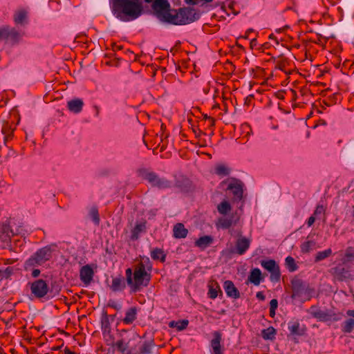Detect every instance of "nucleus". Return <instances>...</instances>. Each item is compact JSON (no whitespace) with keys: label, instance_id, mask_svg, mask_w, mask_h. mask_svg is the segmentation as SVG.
<instances>
[{"label":"nucleus","instance_id":"obj_18","mask_svg":"<svg viewBox=\"0 0 354 354\" xmlns=\"http://www.w3.org/2000/svg\"><path fill=\"white\" fill-rule=\"evenodd\" d=\"M109 287L113 292H120L124 290L126 288V283L124 277L122 275L113 277L111 285Z\"/></svg>","mask_w":354,"mask_h":354},{"label":"nucleus","instance_id":"obj_39","mask_svg":"<svg viewBox=\"0 0 354 354\" xmlns=\"http://www.w3.org/2000/svg\"><path fill=\"white\" fill-rule=\"evenodd\" d=\"M332 254V250L331 249L328 248L327 250H325L322 252H319L317 253L315 257V262H319L320 261H322L328 257H330Z\"/></svg>","mask_w":354,"mask_h":354},{"label":"nucleus","instance_id":"obj_36","mask_svg":"<svg viewBox=\"0 0 354 354\" xmlns=\"http://www.w3.org/2000/svg\"><path fill=\"white\" fill-rule=\"evenodd\" d=\"M231 209H232L231 205L226 201H222L217 206V209H218V212L223 215L227 214L231 210Z\"/></svg>","mask_w":354,"mask_h":354},{"label":"nucleus","instance_id":"obj_13","mask_svg":"<svg viewBox=\"0 0 354 354\" xmlns=\"http://www.w3.org/2000/svg\"><path fill=\"white\" fill-rule=\"evenodd\" d=\"M13 21L16 25L25 26L28 23V11L21 8L15 11Z\"/></svg>","mask_w":354,"mask_h":354},{"label":"nucleus","instance_id":"obj_23","mask_svg":"<svg viewBox=\"0 0 354 354\" xmlns=\"http://www.w3.org/2000/svg\"><path fill=\"white\" fill-rule=\"evenodd\" d=\"M174 236L176 239H183L187 235L188 230L185 227L183 223H177L173 229Z\"/></svg>","mask_w":354,"mask_h":354},{"label":"nucleus","instance_id":"obj_10","mask_svg":"<svg viewBox=\"0 0 354 354\" xmlns=\"http://www.w3.org/2000/svg\"><path fill=\"white\" fill-rule=\"evenodd\" d=\"M31 293L37 299L44 297L49 290L46 281L43 279H37L32 283H29Z\"/></svg>","mask_w":354,"mask_h":354},{"label":"nucleus","instance_id":"obj_61","mask_svg":"<svg viewBox=\"0 0 354 354\" xmlns=\"http://www.w3.org/2000/svg\"><path fill=\"white\" fill-rule=\"evenodd\" d=\"M277 97L279 99H283V95L282 93H277Z\"/></svg>","mask_w":354,"mask_h":354},{"label":"nucleus","instance_id":"obj_45","mask_svg":"<svg viewBox=\"0 0 354 354\" xmlns=\"http://www.w3.org/2000/svg\"><path fill=\"white\" fill-rule=\"evenodd\" d=\"M125 274L127 283L131 288L133 281V272L132 269L130 268H127L125 271Z\"/></svg>","mask_w":354,"mask_h":354},{"label":"nucleus","instance_id":"obj_32","mask_svg":"<svg viewBox=\"0 0 354 354\" xmlns=\"http://www.w3.org/2000/svg\"><path fill=\"white\" fill-rule=\"evenodd\" d=\"M189 322L187 319H183L179 321H171L169 323L170 328H176L178 330H183L185 329L188 326Z\"/></svg>","mask_w":354,"mask_h":354},{"label":"nucleus","instance_id":"obj_21","mask_svg":"<svg viewBox=\"0 0 354 354\" xmlns=\"http://www.w3.org/2000/svg\"><path fill=\"white\" fill-rule=\"evenodd\" d=\"M138 309L136 307H131L126 313L124 317L122 319L125 324H131L137 319Z\"/></svg>","mask_w":354,"mask_h":354},{"label":"nucleus","instance_id":"obj_4","mask_svg":"<svg viewBox=\"0 0 354 354\" xmlns=\"http://www.w3.org/2000/svg\"><path fill=\"white\" fill-rule=\"evenodd\" d=\"M150 280L151 274L147 272L145 264L140 262L134 268L133 285L131 287L132 291L136 292L142 286H147Z\"/></svg>","mask_w":354,"mask_h":354},{"label":"nucleus","instance_id":"obj_46","mask_svg":"<svg viewBox=\"0 0 354 354\" xmlns=\"http://www.w3.org/2000/svg\"><path fill=\"white\" fill-rule=\"evenodd\" d=\"M329 315H330V321H334V322H337V321H339L342 319V315L341 313H330L329 312Z\"/></svg>","mask_w":354,"mask_h":354},{"label":"nucleus","instance_id":"obj_7","mask_svg":"<svg viewBox=\"0 0 354 354\" xmlns=\"http://www.w3.org/2000/svg\"><path fill=\"white\" fill-rule=\"evenodd\" d=\"M151 8L155 16L162 22L169 24L171 16V6L168 0H154Z\"/></svg>","mask_w":354,"mask_h":354},{"label":"nucleus","instance_id":"obj_54","mask_svg":"<svg viewBox=\"0 0 354 354\" xmlns=\"http://www.w3.org/2000/svg\"><path fill=\"white\" fill-rule=\"evenodd\" d=\"M64 353L65 354H77L75 352L71 351L70 349L67 347H66L64 349Z\"/></svg>","mask_w":354,"mask_h":354},{"label":"nucleus","instance_id":"obj_17","mask_svg":"<svg viewBox=\"0 0 354 354\" xmlns=\"http://www.w3.org/2000/svg\"><path fill=\"white\" fill-rule=\"evenodd\" d=\"M223 288L228 297L234 299H238L240 297L239 291L235 287L234 283L232 281H225L223 284Z\"/></svg>","mask_w":354,"mask_h":354},{"label":"nucleus","instance_id":"obj_29","mask_svg":"<svg viewBox=\"0 0 354 354\" xmlns=\"http://www.w3.org/2000/svg\"><path fill=\"white\" fill-rule=\"evenodd\" d=\"M190 180L183 176H180L176 180V186L179 187L182 190H186L187 189L190 187Z\"/></svg>","mask_w":354,"mask_h":354},{"label":"nucleus","instance_id":"obj_42","mask_svg":"<svg viewBox=\"0 0 354 354\" xmlns=\"http://www.w3.org/2000/svg\"><path fill=\"white\" fill-rule=\"evenodd\" d=\"M218 223L222 228L228 229L233 224V221L229 218H221L218 220Z\"/></svg>","mask_w":354,"mask_h":354},{"label":"nucleus","instance_id":"obj_6","mask_svg":"<svg viewBox=\"0 0 354 354\" xmlns=\"http://www.w3.org/2000/svg\"><path fill=\"white\" fill-rule=\"evenodd\" d=\"M291 298L293 299L304 297L306 300H309L312 297L313 289L297 277H295L291 280Z\"/></svg>","mask_w":354,"mask_h":354},{"label":"nucleus","instance_id":"obj_8","mask_svg":"<svg viewBox=\"0 0 354 354\" xmlns=\"http://www.w3.org/2000/svg\"><path fill=\"white\" fill-rule=\"evenodd\" d=\"M21 37L22 34L15 28L9 26H0V41L4 40L15 44L19 42Z\"/></svg>","mask_w":354,"mask_h":354},{"label":"nucleus","instance_id":"obj_47","mask_svg":"<svg viewBox=\"0 0 354 354\" xmlns=\"http://www.w3.org/2000/svg\"><path fill=\"white\" fill-rule=\"evenodd\" d=\"M324 212H325V209L323 205H317L314 212L313 215L315 216H317V215L324 213Z\"/></svg>","mask_w":354,"mask_h":354},{"label":"nucleus","instance_id":"obj_38","mask_svg":"<svg viewBox=\"0 0 354 354\" xmlns=\"http://www.w3.org/2000/svg\"><path fill=\"white\" fill-rule=\"evenodd\" d=\"M230 172V169L227 167L225 165L219 164L215 167V173L221 176H227Z\"/></svg>","mask_w":354,"mask_h":354},{"label":"nucleus","instance_id":"obj_64","mask_svg":"<svg viewBox=\"0 0 354 354\" xmlns=\"http://www.w3.org/2000/svg\"><path fill=\"white\" fill-rule=\"evenodd\" d=\"M270 39L274 38V35H273V34H272V35H270Z\"/></svg>","mask_w":354,"mask_h":354},{"label":"nucleus","instance_id":"obj_55","mask_svg":"<svg viewBox=\"0 0 354 354\" xmlns=\"http://www.w3.org/2000/svg\"><path fill=\"white\" fill-rule=\"evenodd\" d=\"M348 316L354 317V310H348L346 312Z\"/></svg>","mask_w":354,"mask_h":354},{"label":"nucleus","instance_id":"obj_40","mask_svg":"<svg viewBox=\"0 0 354 354\" xmlns=\"http://www.w3.org/2000/svg\"><path fill=\"white\" fill-rule=\"evenodd\" d=\"M354 260V247H347L344 252V262H351Z\"/></svg>","mask_w":354,"mask_h":354},{"label":"nucleus","instance_id":"obj_9","mask_svg":"<svg viewBox=\"0 0 354 354\" xmlns=\"http://www.w3.org/2000/svg\"><path fill=\"white\" fill-rule=\"evenodd\" d=\"M227 181H229V183L227 185V190L232 192L234 196V200L241 201L243 194L244 185L243 182L237 178H231L230 179L223 180L221 185L225 184Z\"/></svg>","mask_w":354,"mask_h":354},{"label":"nucleus","instance_id":"obj_60","mask_svg":"<svg viewBox=\"0 0 354 354\" xmlns=\"http://www.w3.org/2000/svg\"><path fill=\"white\" fill-rule=\"evenodd\" d=\"M62 346H63V344H62V345H61V346H54V347H53V348H51V350H52V351H58V350H60Z\"/></svg>","mask_w":354,"mask_h":354},{"label":"nucleus","instance_id":"obj_14","mask_svg":"<svg viewBox=\"0 0 354 354\" xmlns=\"http://www.w3.org/2000/svg\"><path fill=\"white\" fill-rule=\"evenodd\" d=\"M94 271L90 265H86L81 268L80 270V278L82 282L88 286L93 280Z\"/></svg>","mask_w":354,"mask_h":354},{"label":"nucleus","instance_id":"obj_63","mask_svg":"<svg viewBox=\"0 0 354 354\" xmlns=\"http://www.w3.org/2000/svg\"><path fill=\"white\" fill-rule=\"evenodd\" d=\"M145 1L147 3H151V2H152L153 0H145Z\"/></svg>","mask_w":354,"mask_h":354},{"label":"nucleus","instance_id":"obj_43","mask_svg":"<svg viewBox=\"0 0 354 354\" xmlns=\"http://www.w3.org/2000/svg\"><path fill=\"white\" fill-rule=\"evenodd\" d=\"M114 346L116 348V349L121 352L124 353L127 347H128V343H124V340L122 339L118 340L115 344Z\"/></svg>","mask_w":354,"mask_h":354},{"label":"nucleus","instance_id":"obj_5","mask_svg":"<svg viewBox=\"0 0 354 354\" xmlns=\"http://www.w3.org/2000/svg\"><path fill=\"white\" fill-rule=\"evenodd\" d=\"M138 174L142 179L146 180L152 186L158 189H167L171 187V183L165 178L160 177L153 171H150L145 168L138 170Z\"/></svg>","mask_w":354,"mask_h":354},{"label":"nucleus","instance_id":"obj_52","mask_svg":"<svg viewBox=\"0 0 354 354\" xmlns=\"http://www.w3.org/2000/svg\"><path fill=\"white\" fill-rule=\"evenodd\" d=\"M256 297L257 299L261 301H263L266 299V297L262 292H258L256 295Z\"/></svg>","mask_w":354,"mask_h":354},{"label":"nucleus","instance_id":"obj_37","mask_svg":"<svg viewBox=\"0 0 354 354\" xmlns=\"http://www.w3.org/2000/svg\"><path fill=\"white\" fill-rule=\"evenodd\" d=\"M286 266L290 272H295L298 269V266L293 257L288 256L286 258Z\"/></svg>","mask_w":354,"mask_h":354},{"label":"nucleus","instance_id":"obj_53","mask_svg":"<svg viewBox=\"0 0 354 354\" xmlns=\"http://www.w3.org/2000/svg\"><path fill=\"white\" fill-rule=\"evenodd\" d=\"M40 274V270L39 269H34L32 272V274L31 275L33 277H37Z\"/></svg>","mask_w":354,"mask_h":354},{"label":"nucleus","instance_id":"obj_49","mask_svg":"<svg viewBox=\"0 0 354 354\" xmlns=\"http://www.w3.org/2000/svg\"><path fill=\"white\" fill-rule=\"evenodd\" d=\"M108 306L109 307H111L114 309H116V310H120L121 308V306L118 304L115 301H109V304H108Z\"/></svg>","mask_w":354,"mask_h":354},{"label":"nucleus","instance_id":"obj_2","mask_svg":"<svg viewBox=\"0 0 354 354\" xmlns=\"http://www.w3.org/2000/svg\"><path fill=\"white\" fill-rule=\"evenodd\" d=\"M175 14H171L169 24L173 25H185L194 22L198 19L199 15L195 9L192 8H182L175 10Z\"/></svg>","mask_w":354,"mask_h":354},{"label":"nucleus","instance_id":"obj_27","mask_svg":"<svg viewBox=\"0 0 354 354\" xmlns=\"http://www.w3.org/2000/svg\"><path fill=\"white\" fill-rule=\"evenodd\" d=\"M212 242L213 238L211 236L205 235L197 239L195 242V245L201 249H205L211 245Z\"/></svg>","mask_w":354,"mask_h":354},{"label":"nucleus","instance_id":"obj_15","mask_svg":"<svg viewBox=\"0 0 354 354\" xmlns=\"http://www.w3.org/2000/svg\"><path fill=\"white\" fill-rule=\"evenodd\" d=\"M308 312L313 317L321 322L330 321L329 312L322 310L316 306H312Z\"/></svg>","mask_w":354,"mask_h":354},{"label":"nucleus","instance_id":"obj_31","mask_svg":"<svg viewBox=\"0 0 354 354\" xmlns=\"http://www.w3.org/2000/svg\"><path fill=\"white\" fill-rule=\"evenodd\" d=\"M342 331L344 333H350L354 329V319L349 318L342 324Z\"/></svg>","mask_w":354,"mask_h":354},{"label":"nucleus","instance_id":"obj_44","mask_svg":"<svg viewBox=\"0 0 354 354\" xmlns=\"http://www.w3.org/2000/svg\"><path fill=\"white\" fill-rule=\"evenodd\" d=\"M13 272V268L8 267L5 270L0 269V281L9 278Z\"/></svg>","mask_w":354,"mask_h":354},{"label":"nucleus","instance_id":"obj_59","mask_svg":"<svg viewBox=\"0 0 354 354\" xmlns=\"http://www.w3.org/2000/svg\"><path fill=\"white\" fill-rule=\"evenodd\" d=\"M257 42V39H252V41H251V42H250V45H251V46H252V47H253L254 46H256Z\"/></svg>","mask_w":354,"mask_h":354},{"label":"nucleus","instance_id":"obj_20","mask_svg":"<svg viewBox=\"0 0 354 354\" xmlns=\"http://www.w3.org/2000/svg\"><path fill=\"white\" fill-rule=\"evenodd\" d=\"M84 106L83 101L80 98L73 99L68 102L67 107L68 110L74 113L81 112Z\"/></svg>","mask_w":354,"mask_h":354},{"label":"nucleus","instance_id":"obj_33","mask_svg":"<svg viewBox=\"0 0 354 354\" xmlns=\"http://www.w3.org/2000/svg\"><path fill=\"white\" fill-rule=\"evenodd\" d=\"M151 257L153 260H160L161 262H165L166 259V254L160 248L153 249L151 252Z\"/></svg>","mask_w":354,"mask_h":354},{"label":"nucleus","instance_id":"obj_28","mask_svg":"<svg viewBox=\"0 0 354 354\" xmlns=\"http://www.w3.org/2000/svg\"><path fill=\"white\" fill-rule=\"evenodd\" d=\"M155 346L153 339L145 341L139 348L140 354H151L152 348Z\"/></svg>","mask_w":354,"mask_h":354},{"label":"nucleus","instance_id":"obj_48","mask_svg":"<svg viewBox=\"0 0 354 354\" xmlns=\"http://www.w3.org/2000/svg\"><path fill=\"white\" fill-rule=\"evenodd\" d=\"M2 133L3 134H6V136H5V142H7L8 140H10L11 138V133H8V129L7 127H3L2 129Z\"/></svg>","mask_w":354,"mask_h":354},{"label":"nucleus","instance_id":"obj_58","mask_svg":"<svg viewBox=\"0 0 354 354\" xmlns=\"http://www.w3.org/2000/svg\"><path fill=\"white\" fill-rule=\"evenodd\" d=\"M275 309H270V315L271 317H274L275 315Z\"/></svg>","mask_w":354,"mask_h":354},{"label":"nucleus","instance_id":"obj_26","mask_svg":"<svg viewBox=\"0 0 354 354\" xmlns=\"http://www.w3.org/2000/svg\"><path fill=\"white\" fill-rule=\"evenodd\" d=\"M288 330L292 335L301 336L305 334V329L300 328V324L297 321L290 322L288 324Z\"/></svg>","mask_w":354,"mask_h":354},{"label":"nucleus","instance_id":"obj_50","mask_svg":"<svg viewBox=\"0 0 354 354\" xmlns=\"http://www.w3.org/2000/svg\"><path fill=\"white\" fill-rule=\"evenodd\" d=\"M278 306V301L276 299H272L270 302V309H277Z\"/></svg>","mask_w":354,"mask_h":354},{"label":"nucleus","instance_id":"obj_25","mask_svg":"<svg viewBox=\"0 0 354 354\" xmlns=\"http://www.w3.org/2000/svg\"><path fill=\"white\" fill-rule=\"evenodd\" d=\"M248 279L254 285L259 286L262 280L261 270L259 268L252 269Z\"/></svg>","mask_w":354,"mask_h":354},{"label":"nucleus","instance_id":"obj_35","mask_svg":"<svg viewBox=\"0 0 354 354\" xmlns=\"http://www.w3.org/2000/svg\"><path fill=\"white\" fill-rule=\"evenodd\" d=\"M315 245L316 242L315 241H306L301 245V251L302 253H308L315 247Z\"/></svg>","mask_w":354,"mask_h":354},{"label":"nucleus","instance_id":"obj_41","mask_svg":"<svg viewBox=\"0 0 354 354\" xmlns=\"http://www.w3.org/2000/svg\"><path fill=\"white\" fill-rule=\"evenodd\" d=\"M89 215H90L91 218H92L93 221L95 223V224L99 225L100 218L98 209L96 207H93L90 209Z\"/></svg>","mask_w":354,"mask_h":354},{"label":"nucleus","instance_id":"obj_51","mask_svg":"<svg viewBox=\"0 0 354 354\" xmlns=\"http://www.w3.org/2000/svg\"><path fill=\"white\" fill-rule=\"evenodd\" d=\"M315 221V216L314 215L310 216L307 221L308 226H311Z\"/></svg>","mask_w":354,"mask_h":354},{"label":"nucleus","instance_id":"obj_34","mask_svg":"<svg viewBox=\"0 0 354 354\" xmlns=\"http://www.w3.org/2000/svg\"><path fill=\"white\" fill-rule=\"evenodd\" d=\"M275 335L276 330L272 326H270L261 331V335L264 339L272 340L275 338Z\"/></svg>","mask_w":354,"mask_h":354},{"label":"nucleus","instance_id":"obj_62","mask_svg":"<svg viewBox=\"0 0 354 354\" xmlns=\"http://www.w3.org/2000/svg\"><path fill=\"white\" fill-rule=\"evenodd\" d=\"M205 3H210L212 2L213 0H203Z\"/></svg>","mask_w":354,"mask_h":354},{"label":"nucleus","instance_id":"obj_16","mask_svg":"<svg viewBox=\"0 0 354 354\" xmlns=\"http://www.w3.org/2000/svg\"><path fill=\"white\" fill-rule=\"evenodd\" d=\"M330 272L334 278L339 281H343L351 276L349 271L342 266L333 268Z\"/></svg>","mask_w":354,"mask_h":354},{"label":"nucleus","instance_id":"obj_12","mask_svg":"<svg viewBox=\"0 0 354 354\" xmlns=\"http://www.w3.org/2000/svg\"><path fill=\"white\" fill-rule=\"evenodd\" d=\"M213 339L210 341L212 354H224V348L221 346L222 334L220 331L213 333Z\"/></svg>","mask_w":354,"mask_h":354},{"label":"nucleus","instance_id":"obj_57","mask_svg":"<svg viewBox=\"0 0 354 354\" xmlns=\"http://www.w3.org/2000/svg\"><path fill=\"white\" fill-rule=\"evenodd\" d=\"M205 118H207V116H205ZM208 120L210 122V125L211 126H214V124H215V120L213 118H211V117H209Z\"/></svg>","mask_w":354,"mask_h":354},{"label":"nucleus","instance_id":"obj_56","mask_svg":"<svg viewBox=\"0 0 354 354\" xmlns=\"http://www.w3.org/2000/svg\"><path fill=\"white\" fill-rule=\"evenodd\" d=\"M187 3L196 5L197 4V0H185Z\"/></svg>","mask_w":354,"mask_h":354},{"label":"nucleus","instance_id":"obj_24","mask_svg":"<svg viewBox=\"0 0 354 354\" xmlns=\"http://www.w3.org/2000/svg\"><path fill=\"white\" fill-rule=\"evenodd\" d=\"M271 59L275 64V68L281 71H284L286 66L289 64V62L283 55H280L277 57H272Z\"/></svg>","mask_w":354,"mask_h":354},{"label":"nucleus","instance_id":"obj_3","mask_svg":"<svg viewBox=\"0 0 354 354\" xmlns=\"http://www.w3.org/2000/svg\"><path fill=\"white\" fill-rule=\"evenodd\" d=\"M52 252L53 249L51 245L45 246L38 250L25 262V270H30L49 261L52 257Z\"/></svg>","mask_w":354,"mask_h":354},{"label":"nucleus","instance_id":"obj_22","mask_svg":"<svg viewBox=\"0 0 354 354\" xmlns=\"http://www.w3.org/2000/svg\"><path fill=\"white\" fill-rule=\"evenodd\" d=\"M147 222L142 221L139 223H136L133 229L131 230V239L133 241L138 240L140 233L145 232L147 226Z\"/></svg>","mask_w":354,"mask_h":354},{"label":"nucleus","instance_id":"obj_11","mask_svg":"<svg viewBox=\"0 0 354 354\" xmlns=\"http://www.w3.org/2000/svg\"><path fill=\"white\" fill-rule=\"evenodd\" d=\"M261 266L270 273V279L271 281L278 282L280 280V268L274 260H263L261 261Z\"/></svg>","mask_w":354,"mask_h":354},{"label":"nucleus","instance_id":"obj_19","mask_svg":"<svg viewBox=\"0 0 354 354\" xmlns=\"http://www.w3.org/2000/svg\"><path fill=\"white\" fill-rule=\"evenodd\" d=\"M250 241L245 237H240L236 242V253L239 255L243 254L249 248Z\"/></svg>","mask_w":354,"mask_h":354},{"label":"nucleus","instance_id":"obj_30","mask_svg":"<svg viewBox=\"0 0 354 354\" xmlns=\"http://www.w3.org/2000/svg\"><path fill=\"white\" fill-rule=\"evenodd\" d=\"M208 287L209 290L207 294L210 299H216L218 296V292L219 291L220 292H221L220 287L216 282L209 284Z\"/></svg>","mask_w":354,"mask_h":354},{"label":"nucleus","instance_id":"obj_1","mask_svg":"<svg viewBox=\"0 0 354 354\" xmlns=\"http://www.w3.org/2000/svg\"><path fill=\"white\" fill-rule=\"evenodd\" d=\"M111 9L117 19L125 22L136 19L143 12L140 0H113Z\"/></svg>","mask_w":354,"mask_h":354}]
</instances>
